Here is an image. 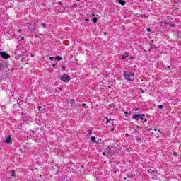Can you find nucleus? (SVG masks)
Masks as SVG:
<instances>
[{
	"label": "nucleus",
	"instance_id": "obj_1",
	"mask_svg": "<svg viewBox=\"0 0 181 181\" xmlns=\"http://www.w3.org/2000/svg\"><path fill=\"white\" fill-rule=\"evenodd\" d=\"M123 77L127 81H134V80H135V75L133 74L132 71H124Z\"/></svg>",
	"mask_w": 181,
	"mask_h": 181
},
{
	"label": "nucleus",
	"instance_id": "obj_2",
	"mask_svg": "<svg viewBox=\"0 0 181 181\" xmlns=\"http://www.w3.org/2000/svg\"><path fill=\"white\" fill-rule=\"evenodd\" d=\"M0 71L1 73H6L8 71V64L0 63Z\"/></svg>",
	"mask_w": 181,
	"mask_h": 181
},
{
	"label": "nucleus",
	"instance_id": "obj_3",
	"mask_svg": "<svg viewBox=\"0 0 181 181\" xmlns=\"http://www.w3.org/2000/svg\"><path fill=\"white\" fill-rule=\"evenodd\" d=\"M59 78L62 80V81H64V83H69L71 78L70 77V76L64 74L63 76H59Z\"/></svg>",
	"mask_w": 181,
	"mask_h": 181
},
{
	"label": "nucleus",
	"instance_id": "obj_4",
	"mask_svg": "<svg viewBox=\"0 0 181 181\" xmlns=\"http://www.w3.org/2000/svg\"><path fill=\"white\" fill-rule=\"evenodd\" d=\"M144 117H145V115L134 114L133 115V119H135L136 121H138L139 119H144Z\"/></svg>",
	"mask_w": 181,
	"mask_h": 181
},
{
	"label": "nucleus",
	"instance_id": "obj_5",
	"mask_svg": "<svg viewBox=\"0 0 181 181\" xmlns=\"http://www.w3.org/2000/svg\"><path fill=\"white\" fill-rule=\"evenodd\" d=\"M0 56H1L2 59H4L5 60H7V59H9L11 56L8 54L6 52H0Z\"/></svg>",
	"mask_w": 181,
	"mask_h": 181
},
{
	"label": "nucleus",
	"instance_id": "obj_6",
	"mask_svg": "<svg viewBox=\"0 0 181 181\" xmlns=\"http://www.w3.org/2000/svg\"><path fill=\"white\" fill-rule=\"evenodd\" d=\"M11 141H12V137H11V136H8L6 139L5 142H6V144H11Z\"/></svg>",
	"mask_w": 181,
	"mask_h": 181
},
{
	"label": "nucleus",
	"instance_id": "obj_7",
	"mask_svg": "<svg viewBox=\"0 0 181 181\" xmlns=\"http://www.w3.org/2000/svg\"><path fill=\"white\" fill-rule=\"evenodd\" d=\"M110 124H114V120H112L111 118H109V119H108V117H107V118H106V122H105V123H106V124H108V123H110Z\"/></svg>",
	"mask_w": 181,
	"mask_h": 181
},
{
	"label": "nucleus",
	"instance_id": "obj_8",
	"mask_svg": "<svg viewBox=\"0 0 181 181\" xmlns=\"http://www.w3.org/2000/svg\"><path fill=\"white\" fill-rule=\"evenodd\" d=\"M149 173H153V175H155V173H158V170H153L152 169L148 170Z\"/></svg>",
	"mask_w": 181,
	"mask_h": 181
},
{
	"label": "nucleus",
	"instance_id": "obj_9",
	"mask_svg": "<svg viewBox=\"0 0 181 181\" xmlns=\"http://www.w3.org/2000/svg\"><path fill=\"white\" fill-rule=\"evenodd\" d=\"M97 21H98V18L97 17L91 19V22H93V23H97Z\"/></svg>",
	"mask_w": 181,
	"mask_h": 181
},
{
	"label": "nucleus",
	"instance_id": "obj_10",
	"mask_svg": "<svg viewBox=\"0 0 181 181\" xmlns=\"http://www.w3.org/2000/svg\"><path fill=\"white\" fill-rule=\"evenodd\" d=\"M128 56H129L128 52H126L124 55H122V59H123V60H125V59H127Z\"/></svg>",
	"mask_w": 181,
	"mask_h": 181
},
{
	"label": "nucleus",
	"instance_id": "obj_11",
	"mask_svg": "<svg viewBox=\"0 0 181 181\" xmlns=\"http://www.w3.org/2000/svg\"><path fill=\"white\" fill-rule=\"evenodd\" d=\"M40 25H42V28H44V29H49V28H47V25H46V23H42Z\"/></svg>",
	"mask_w": 181,
	"mask_h": 181
},
{
	"label": "nucleus",
	"instance_id": "obj_12",
	"mask_svg": "<svg viewBox=\"0 0 181 181\" xmlns=\"http://www.w3.org/2000/svg\"><path fill=\"white\" fill-rule=\"evenodd\" d=\"M119 4H120V5H122V6H124V5H125V1L119 0Z\"/></svg>",
	"mask_w": 181,
	"mask_h": 181
},
{
	"label": "nucleus",
	"instance_id": "obj_13",
	"mask_svg": "<svg viewBox=\"0 0 181 181\" xmlns=\"http://www.w3.org/2000/svg\"><path fill=\"white\" fill-rule=\"evenodd\" d=\"M101 142V139H95L94 144H100Z\"/></svg>",
	"mask_w": 181,
	"mask_h": 181
},
{
	"label": "nucleus",
	"instance_id": "obj_14",
	"mask_svg": "<svg viewBox=\"0 0 181 181\" xmlns=\"http://www.w3.org/2000/svg\"><path fill=\"white\" fill-rule=\"evenodd\" d=\"M55 59H57V62H59V61L62 60V57H60L59 56L56 57Z\"/></svg>",
	"mask_w": 181,
	"mask_h": 181
},
{
	"label": "nucleus",
	"instance_id": "obj_15",
	"mask_svg": "<svg viewBox=\"0 0 181 181\" xmlns=\"http://www.w3.org/2000/svg\"><path fill=\"white\" fill-rule=\"evenodd\" d=\"M90 139H91L92 142H95V136H92L90 138Z\"/></svg>",
	"mask_w": 181,
	"mask_h": 181
},
{
	"label": "nucleus",
	"instance_id": "obj_16",
	"mask_svg": "<svg viewBox=\"0 0 181 181\" xmlns=\"http://www.w3.org/2000/svg\"><path fill=\"white\" fill-rule=\"evenodd\" d=\"M158 108H159V110H162L163 108V105H160L158 106Z\"/></svg>",
	"mask_w": 181,
	"mask_h": 181
},
{
	"label": "nucleus",
	"instance_id": "obj_17",
	"mask_svg": "<svg viewBox=\"0 0 181 181\" xmlns=\"http://www.w3.org/2000/svg\"><path fill=\"white\" fill-rule=\"evenodd\" d=\"M87 132H88V135H91V134H93L91 130H88Z\"/></svg>",
	"mask_w": 181,
	"mask_h": 181
},
{
	"label": "nucleus",
	"instance_id": "obj_18",
	"mask_svg": "<svg viewBox=\"0 0 181 181\" xmlns=\"http://www.w3.org/2000/svg\"><path fill=\"white\" fill-rule=\"evenodd\" d=\"M147 32H152V28H146Z\"/></svg>",
	"mask_w": 181,
	"mask_h": 181
},
{
	"label": "nucleus",
	"instance_id": "obj_19",
	"mask_svg": "<svg viewBox=\"0 0 181 181\" xmlns=\"http://www.w3.org/2000/svg\"><path fill=\"white\" fill-rule=\"evenodd\" d=\"M11 176H15V171H14V170H12V172H11Z\"/></svg>",
	"mask_w": 181,
	"mask_h": 181
},
{
	"label": "nucleus",
	"instance_id": "obj_20",
	"mask_svg": "<svg viewBox=\"0 0 181 181\" xmlns=\"http://www.w3.org/2000/svg\"><path fill=\"white\" fill-rule=\"evenodd\" d=\"M54 59V57H49V60H51V61L53 60Z\"/></svg>",
	"mask_w": 181,
	"mask_h": 181
},
{
	"label": "nucleus",
	"instance_id": "obj_21",
	"mask_svg": "<svg viewBox=\"0 0 181 181\" xmlns=\"http://www.w3.org/2000/svg\"><path fill=\"white\" fill-rule=\"evenodd\" d=\"M59 5H62V1L58 2Z\"/></svg>",
	"mask_w": 181,
	"mask_h": 181
},
{
	"label": "nucleus",
	"instance_id": "obj_22",
	"mask_svg": "<svg viewBox=\"0 0 181 181\" xmlns=\"http://www.w3.org/2000/svg\"><path fill=\"white\" fill-rule=\"evenodd\" d=\"M124 114H125L126 115H128V112H124Z\"/></svg>",
	"mask_w": 181,
	"mask_h": 181
},
{
	"label": "nucleus",
	"instance_id": "obj_23",
	"mask_svg": "<svg viewBox=\"0 0 181 181\" xmlns=\"http://www.w3.org/2000/svg\"><path fill=\"white\" fill-rule=\"evenodd\" d=\"M152 128H149L148 129V131H152Z\"/></svg>",
	"mask_w": 181,
	"mask_h": 181
},
{
	"label": "nucleus",
	"instance_id": "obj_24",
	"mask_svg": "<svg viewBox=\"0 0 181 181\" xmlns=\"http://www.w3.org/2000/svg\"><path fill=\"white\" fill-rule=\"evenodd\" d=\"M83 107H86V103H83Z\"/></svg>",
	"mask_w": 181,
	"mask_h": 181
},
{
	"label": "nucleus",
	"instance_id": "obj_25",
	"mask_svg": "<svg viewBox=\"0 0 181 181\" xmlns=\"http://www.w3.org/2000/svg\"><path fill=\"white\" fill-rule=\"evenodd\" d=\"M92 16H93V17L95 16V14L93 13V14H92Z\"/></svg>",
	"mask_w": 181,
	"mask_h": 181
},
{
	"label": "nucleus",
	"instance_id": "obj_26",
	"mask_svg": "<svg viewBox=\"0 0 181 181\" xmlns=\"http://www.w3.org/2000/svg\"><path fill=\"white\" fill-rule=\"evenodd\" d=\"M71 103H74V99H72V100H71Z\"/></svg>",
	"mask_w": 181,
	"mask_h": 181
},
{
	"label": "nucleus",
	"instance_id": "obj_27",
	"mask_svg": "<svg viewBox=\"0 0 181 181\" xmlns=\"http://www.w3.org/2000/svg\"><path fill=\"white\" fill-rule=\"evenodd\" d=\"M136 141H141V139H139L137 138V139H136Z\"/></svg>",
	"mask_w": 181,
	"mask_h": 181
},
{
	"label": "nucleus",
	"instance_id": "obj_28",
	"mask_svg": "<svg viewBox=\"0 0 181 181\" xmlns=\"http://www.w3.org/2000/svg\"><path fill=\"white\" fill-rule=\"evenodd\" d=\"M114 131V128L111 129V132Z\"/></svg>",
	"mask_w": 181,
	"mask_h": 181
},
{
	"label": "nucleus",
	"instance_id": "obj_29",
	"mask_svg": "<svg viewBox=\"0 0 181 181\" xmlns=\"http://www.w3.org/2000/svg\"><path fill=\"white\" fill-rule=\"evenodd\" d=\"M167 69H170V66H167Z\"/></svg>",
	"mask_w": 181,
	"mask_h": 181
},
{
	"label": "nucleus",
	"instance_id": "obj_30",
	"mask_svg": "<svg viewBox=\"0 0 181 181\" xmlns=\"http://www.w3.org/2000/svg\"><path fill=\"white\" fill-rule=\"evenodd\" d=\"M62 69H66V66H62Z\"/></svg>",
	"mask_w": 181,
	"mask_h": 181
},
{
	"label": "nucleus",
	"instance_id": "obj_31",
	"mask_svg": "<svg viewBox=\"0 0 181 181\" xmlns=\"http://www.w3.org/2000/svg\"><path fill=\"white\" fill-rule=\"evenodd\" d=\"M104 35H105H105H107V33H104Z\"/></svg>",
	"mask_w": 181,
	"mask_h": 181
},
{
	"label": "nucleus",
	"instance_id": "obj_32",
	"mask_svg": "<svg viewBox=\"0 0 181 181\" xmlns=\"http://www.w3.org/2000/svg\"><path fill=\"white\" fill-rule=\"evenodd\" d=\"M154 131H158V129H154Z\"/></svg>",
	"mask_w": 181,
	"mask_h": 181
},
{
	"label": "nucleus",
	"instance_id": "obj_33",
	"mask_svg": "<svg viewBox=\"0 0 181 181\" xmlns=\"http://www.w3.org/2000/svg\"><path fill=\"white\" fill-rule=\"evenodd\" d=\"M103 155L105 156V153L103 152Z\"/></svg>",
	"mask_w": 181,
	"mask_h": 181
},
{
	"label": "nucleus",
	"instance_id": "obj_34",
	"mask_svg": "<svg viewBox=\"0 0 181 181\" xmlns=\"http://www.w3.org/2000/svg\"><path fill=\"white\" fill-rule=\"evenodd\" d=\"M85 21H88V19L86 18Z\"/></svg>",
	"mask_w": 181,
	"mask_h": 181
},
{
	"label": "nucleus",
	"instance_id": "obj_35",
	"mask_svg": "<svg viewBox=\"0 0 181 181\" xmlns=\"http://www.w3.org/2000/svg\"><path fill=\"white\" fill-rule=\"evenodd\" d=\"M38 108H39V110H40V108H42V107H39Z\"/></svg>",
	"mask_w": 181,
	"mask_h": 181
},
{
	"label": "nucleus",
	"instance_id": "obj_36",
	"mask_svg": "<svg viewBox=\"0 0 181 181\" xmlns=\"http://www.w3.org/2000/svg\"><path fill=\"white\" fill-rule=\"evenodd\" d=\"M144 121H145V122H146V121H148V120H147V119H145Z\"/></svg>",
	"mask_w": 181,
	"mask_h": 181
},
{
	"label": "nucleus",
	"instance_id": "obj_37",
	"mask_svg": "<svg viewBox=\"0 0 181 181\" xmlns=\"http://www.w3.org/2000/svg\"><path fill=\"white\" fill-rule=\"evenodd\" d=\"M136 128H139V126H136Z\"/></svg>",
	"mask_w": 181,
	"mask_h": 181
},
{
	"label": "nucleus",
	"instance_id": "obj_38",
	"mask_svg": "<svg viewBox=\"0 0 181 181\" xmlns=\"http://www.w3.org/2000/svg\"><path fill=\"white\" fill-rule=\"evenodd\" d=\"M158 132H160V129H158Z\"/></svg>",
	"mask_w": 181,
	"mask_h": 181
},
{
	"label": "nucleus",
	"instance_id": "obj_39",
	"mask_svg": "<svg viewBox=\"0 0 181 181\" xmlns=\"http://www.w3.org/2000/svg\"><path fill=\"white\" fill-rule=\"evenodd\" d=\"M22 39H25V37H22Z\"/></svg>",
	"mask_w": 181,
	"mask_h": 181
},
{
	"label": "nucleus",
	"instance_id": "obj_40",
	"mask_svg": "<svg viewBox=\"0 0 181 181\" xmlns=\"http://www.w3.org/2000/svg\"><path fill=\"white\" fill-rule=\"evenodd\" d=\"M52 67H54V65H52Z\"/></svg>",
	"mask_w": 181,
	"mask_h": 181
},
{
	"label": "nucleus",
	"instance_id": "obj_41",
	"mask_svg": "<svg viewBox=\"0 0 181 181\" xmlns=\"http://www.w3.org/2000/svg\"><path fill=\"white\" fill-rule=\"evenodd\" d=\"M141 93H144V90H141Z\"/></svg>",
	"mask_w": 181,
	"mask_h": 181
},
{
	"label": "nucleus",
	"instance_id": "obj_42",
	"mask_svg": "<svg viewBox=\"0 0 181 181\" xmlns=\"http://www.w3.org/2000/svg\"><path fill=\"white\" fill-rule=\"evenodd\" d=\"M174 155H176V153H174Z\"/></svg>",
	"mask_w": 181,
	"mask_h": 181
},
{
	"label": "nucleus",
	"instance_id": "obj_43",
	"mask_svg": "<svg viewBox=\"0 0 181 181\" xmlns=\"http://www.w3.org/2000/svg\"><path fill=\"white\" fill-rule=\"evenodd\" d=\"M128 136V134H126Z\"/></svg>",
	"mask_w": 181,
	"mask_h": 181
},
{
	"label": "nucleus",
	"instance_id": "obj_44",
	"mask_svg": "<svg viewBox=\"0 0 181 181\" xmlns=\"http://www.w3.org/2000/svg\"><path fill=\"white\" fill-rule=\"evenodd\" d=\"M173 25H175V24H173L172 26H173Z\"/></svg>",
	"mask_w": 181,
	"mask_h": 181
},
{
	"label": "nucleus",
	"instance_id": "obj_45",
	"mask_svg": "<svg viewBox=\"0 0 181 181\" xmlns=\"http://www.w3.org/2000/svg\"><path fill=\"white\" fill-rule=\"evenodd\" d=\"M147 1H149V0H147Z\"/></svg>",
	"mask_w": 181,
	"mask_h": 181
}]
</instances>
